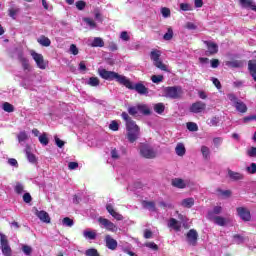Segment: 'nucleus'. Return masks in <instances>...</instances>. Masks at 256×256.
Here are the masks:
<instances>
[{"label":"nucleus","mask_w":256,"mask_h":256,"mask_svg":"<svg viewBox=\"0 0 256 256\" xmlns=\"http://www.w3.org/2000/svg\"><path fill=\"white\" fill-rule=\"evenodd\" d=\"M122 119L126 121L127 139L130 143H135L139 139L140 130L139 126L133 121L127 112L121 114Z\"/></svg>","instance_id":"obj_1"},{"label":"nucleus","mask_w":256,"mask_h":256,"mask_svg":"<svg viewBox=\"0 0 256 256\" xmlns=\"http://www.w3.org/2000/svg\"><path fill=\"white\" fill-rule=\"evenodd\" d=\"M100 77L102 79H105L106 81H117L120 85H126L127 84V77L120 75L117 72L108 71L105 69H100L99 71Z\"/></svg>","instance_id":"obj_2"},{"label":"nucleus","mask_w":256,"mask_h":256,"mask_svg":"<svg viewBox=\"0 0 256 256\" xmlns=\"http://www.w3.org/2000/svg\"><path fill=\"white\" fill-rule=\"evenodd\" d=\"M161 57V51L159 50H152L150 53V59L153 61V64L155 67L160 69L161 71H169L166 64L163 63L160 59Z\"/></svg>","instance_id":"obj_3"},{"label":"nucleus","mask_w":256,"mask_h":256,"mask_svg":"<svg viewBox=\"0 0 256 256\" xmlns=\"http://www.w3.org/2000/svg\"><path fill=\"white\" fill-rule=\"evenodd\" d=\"M126 84H123L124 87H126L127 89H130L131 91H137V93H139L140 95H147L149 93L147 87H145V85H143V83H137V84H133V82H131V80L129 78L126 77Z\"/></svg>","instance_id":"obj_4"},{"label":"nucleus","mask_w":256,"mask_h":256,"mask_svg":"<svg viewBox=\"0 0 256 256\" xmlns=\"http://www.w3.org/2000/svg\"><path fill=\"white\" fill-rule=\"evenodd\" d=\"M181 95H183V89L180 86L164 88V97H168V99H179Z\"/></svg>","instance_id":"obj_5"},{"label":"nucleus","mask_w":256,"mask_h":256,"mask_svg":"<svg viewBox=\"0 0 256 256\" xmlns=\"http://www.w3.org/2000/svg\"><path fill=\"white\" fill-rule=\"evenodd\" d=\"M98 223L102 229H106V231H110L111 233H117V231H119V228L115 225V223L107 218H98Z\"/></svg>","instance_id":"obj_6"},{"label":"nucleus","mask_w":256,"mask_h":256,"mask_svg":"<svg viewBox=\"0 0 256 256\" xmlns=\"http://www.w3.org/2000/svg\"><path fill=\"white\" fill-rule=\"evenodd\" d=\"M208 219L213 221L215 225H218L219 227H226V225L231 223V218L213 215V213H208Z\"/></svg>","instance_id":"obj_7"},{"label":"nucleus","mask_w":256,"mask_h":256,"mask_svg":"<svg viewBox=\"0 0 256 256\" xmlns=\"http://www.w3.org/2000/svg\"><path fill=\"white\" fill-rule=\"evenodd\" d=\"M0 247L3 255L11 256V246H9V240L7 239V236L2 232H0Z\"/></svg>","instance_id":"obj_8"},{"label":"nucleus","mask_w":256,"mask_h":256,"mask_svg":"<svg viewBox=\"0 0 256 256\" xmlns=\"http://www.w3.org/2000/svg\"><path fill=\"white\" fill-rule=\"evenodd\" d=\"M30 54L33 60L35 61L38 69H47V63L41 54L35 52L34 50H32Z\"/></svg>","instance_id":"obj_9"},{"label":"nucleus","mask_w":256,"mask_h":256,"mask_svg":"<svg viewBox=\"0 0 256 256\" xmlns=\"http://www.w3.org/2000/svg\"><path fill=\"white\" fill-rule=\"evenodd\" d=\"M199 239V234L197 233V230L191 229L186 234V241L188 245H191L192 247L197 246V240Z\"/></svg>","instance_id":"obj_10"},{"label":"nucleus","mask_w":256,"mask_h":256,"mask_svg":"<svg viewBox=\"0 0 256 256\" xmlns=\"http://www.w3.org/2000/svg\"><path fill=\"white\" fill-rule=\"evenodd\" d=\"M140 153L142 157H145L146 159H153L155 158V151L151 146L147 144H143L140 148Z\"/></svg>","instance_id":"obj_11"},{"label":"nucleus","mask_w":256,"mask_h":256,"mask_svg":"<svg viewBox=\"0 0 256 256\" xmlns=\"http://www.w3.org/2000/svg\"><path fill=\"white\" fill-rule=\"evenodd\" d=\"M206 108L205 102L197 101L190 106V111L191 113H203Z\"/></svg>","instance_id":"obj_12"},{"label":"nucleus","mask_w":256,"mask_h":256,"mask_svg":"<svg viewBox=\"0 0 256 256\" xmlns=\"http://www.w3.org/2000/svg\"><path fill=\"white\" fill-rule=\"evenodd\" d=\"M189 183H191V181L187 179L175 178L172 180L173 187H177V189H185V187H189Z\"/></svg>","instance_id":"obj_13"},{"label":"nucleus","mask_w":256,"mask_h":256,"mask_svg":"<svg viewBox=\"0 0 256 256\" xmlns=\"http://www.w3.org/2000/svg\"><path fill=\"white\" fill-rule=\"evenodd\" d=\"M36 217L42 221V223H51V217L49 216V213L41 210H36L35 212Z\"/></svg>","instance_id":"obj_14"},{"label":"nucleus","mask_w":256,"mask_h":256,"mask_svg":"<svg viewBox=\"0 0 256 256\" xmlns=\"http://www.w3.org/2000/svg\"><path fill=\"white\" fill-rule=\"evenodd\" d=\"M238 216L243 221H249L251 219V212L247 210L246 208L240 207L237 209Z\"/></svg>","instance_id":"obj_15"},{"label":"nucleus","mask_w":256,"mask_h":256,"mask_svg":"<svg viewBox=\"0 0 256 256\" xmlns=\"http://www.w3.org/2000/svg\"><path fill=\"white\" fill-rule=\"evenodd\" d=\"M105 243H106V247L111 251H115V249H117V240L113 239L111 235L105 236Z\"/></svg>","instance_id":"obj_16"},{"label":"nucleus","mask_w":256,"mask_h":256,"mask_svg":"<svg viewBox=\"0 0 256 256\" xmlns=\"http://www.w3.org/2000/svg\"><path fill=\"white\" fill-rule=\"evenodd\" d=\"M106 209L108 213L116 219V221H123V215H121L119 212L115 211V208L111 204L106 205Z\"/></svg>","instance_id":"obj_17"},{"label":"nucleus","mask_w":256,"mask_h":256,"mask_svg":"<svg viewBox=\"0 0 256 256\" xmlns=\"http://www.w3.org/2000/svg\"><path fill=\"white\" fill-rule=\"evenodd\" d=\"M239 3L244 9H251L256 13V4L253 0H239Z\"/></svg>","instance_id":"obj_18"},{"label":"nucleus","mask_w":256,"mask_h":256,"mask_svg":"<svg viewBox=\"0 0 256 256\" xmlns=\"http://www.w3.org/2000/svg\"><path fill=\"white\" fill-rule=\"evenodd\" d=\"M204 43L207 46L208 53L210 55H215V53H217V51H219V46L215 42L205 41Z\"/></svg>","instance_id":"obj_19"},{"label":"nucleus","mask_w":256,"mask_h":256,"mask_svg":"<svg viewBox=\"0 0 256 256\" xmlns=\"http://www.w3.org/2000/svg\"><path fill=\"white\" fill-rule=\"evenodd\" d=\"M83 237H85L86 239H89L90 241H93V240L97 239V231L89 230V229L84 230Z\"/></svg>","instance_id":"obj_20"},{"label":"nucleus","mask_w":256,"mask_h":256,"mask_svg":"<svg viewBox=\"0 0 256 256\" xmlns=\"http://www.w3.org/2000/svg\"><path fill=\"white\" fill-rule=\"evenodd\" d=\"M168 227H170V229H174V231H181V223L175 218H171L168 221Z\"/></svg>","instance_id":"obj_21"},{"label":"nucleus","mask_w":256,"mask_h":256,"mask_svg":"<svg viewBox=\"0 0 256 256\" xmlns=\"http://www.w3.org/2000/svg\"><path fill=\"white\" fill-rule=\"evenodd\" d=\"M180 205L182 207H186V209H191L195 205V199L193 198H185L181 201Z\"/></svg>","instance_id":"obj_22"},{"label":"nucleus","mask_w":256,"mask_h":256,"mask_svg":"<svg viewBox=\"0 0 256 256\" xmlns=\"http://www.w3.org/2000/svg\"><path fill=\"white\" fill-rule=\"evenodd\" d=\"M228 177H230V179H232L233 181H241V179H243V174L235 172L233 170H229Z\"/></svg>","instance_id":"obj_23"},{"label":"nucleus","mask_w":256,"mask_h":256,"mask_svg":"<svg viewBox=\"0 0 256 256\" xmlns=\"http://www.w3.org/2000/svg\"><path fill=\"white\" fill-rule=\"evenodd\" d=\"M234 107L239 113H247V105L240 100L235 103Z\"/></svg>","instance_id":"obj_24"},{"label":"nucleus","mask_w":256,"mask_h":256,"mask_svg":"<svg viewBox=\"0 0 256 256\" xmlns=\"http://www.w3.org/2000/svg\"><path fill=\"white\" fill-rule=\"evenodd\" d=\"M175 152H176V155H178V157H183V155H185L186 153L185 144L178 143L176 145Z\"/></svg>","instance_id":"obj_25"},{"label":"nucleus","mask_w":256,"mask_h":256,"mask_svg":"<svg viewBox=\"0 0 256 256\" xmlns=\"http://www.w3.org/2000/svg\"><path fill=\"white\" fill-rule=\"evenodd\" d=\"M153 109L155 111V113H157L158 115H163V113H165V104L163 103H156L153 105Z\"/></svg>","instance_id":"obj_26"},{"label":"nucleus","mask_w":256,"mask_h":256,"mask_svg":"<svg viewBox=\"0 0 256 256\" xmlns=\"http://www.w3.org/2000/svg\"><path fill=\"white\" fill-rule=\"evenodd\" d=\"M83 23L89 29H95L97 27V23H95V20L92 18H83Z\"/></svg>","instance_id":"obj_27"},{"label":"nucleus","mask_w":256,"mask_h":256,"mask_svg":"<svg viewBox=\"0 0 256 256\" xmlns=\"http://www.w3.org/2000/svg\"><path fill=\"white\" fill-rule=\"evenodd\" d=\"M139 113L142 115H149L151 113V108L147 104H138Z\"/></svg>","instance_id":"obj_28"},{"label":"nucleus","mask_w":256,"mask_h":256,"mask_svg":"<svg viewBox=\"0 0 256 256\" xmlns=\"http://www.w3.org/2000/svg\"><path fill=\"white\" fill-rule=\"evenodd\" d=\"M37 41L42 47H49L51 45V40L45 36H41Z\"/></svg>","instance_id":"obj_29"},{"label":"nucleus","mask_w":256,"mask_h":256,"mask_svg":"<svg viewBox=\"0 0 256 256\" xmlns=\"http://www.w3.org/2000/svg\"><path fill=\"white\" fill-rule=\"evenodd\" d=\"M92 47H104L105 42L101 37H95L91 44Z\"/></svg>","instance_id":"obj_30"},{"label":"nucleus","mask_w":256,"mask_h":256,"mask_svg":"<svg viewBox=\"0 0 256 256\" xmlns=\"http://www.w3.org/2000/svg\"><path fill=\"white\" fill-rule=\"evenodd\" d=\"M248 69H249L252 77H255V75H256V61L255 60H250L248 62Z\"/></svg>","instance_id":"obj_31"},{"label":"nucleus","mask_w":256,"mask_h":256,"mask_svg":"<svg viewBox=\"0 0 256 256\" xmlns=\"http://www.w3.org/2000/svg\"><path fill=\"white\" fill-rule=\"evenodd\" d=\"M14 191L18 195H22V193H25V186L22 183L17 182L14 186Z\"/></svg>","instance_id":"obj_32"},{"label":"nucleus","mask_w":256,"mask_h":256,"mask_svg":"<svg viewBox=\"0 0 256 256\" xmlns=\"http://www.w3.org/2000/svg\"><path fill=\"white\" fill-rule=\"evenodd\" d=\"M2 109L6 113H13V111H15V107H13V105L11 103H9V102H4L2 104Z\"/></svg>","instance_id":"obj_33"},{"label":"nucleus","mask_w":256,"mask_h":256,"mask_svg":"<svg viewBox=\"0 0 256 256\" xmlns=\"http://www.w3.org/2000/svg\"><path fill=\"white\" fill-rule=\"evenodd\" d=\"M160 13L164 19H169V17H171V9L167 7H162Z\"/></svg>","instance_id":"obj_34"},{"label":"nucleus","mask_w":256,"mask_h":256,"mask_svg":"<svg viewBox=\"0 0 256 256\" xmlns=\"http://www.w3.org/2000/svg\"><path fill=\"white\" fill-rule=\"evenodd\" d=\"M62 225L64 227H73V225H75V222L73 221V219L65 217L64 219H62Z\"/></svg>","instance_id":"obj_35"},{"label":"nucleus","mask_w":256,"mask_h":256,"mask_svg":"<svg viewBox=\"0 0 256 256\" xmlns=\"http://www.w3.org/2000/svg\"><path fill=\"white\" fill-rule=\"evenodd\" d=\"M17 139L19 143H24V141H27L29 139V136L27 135V132L22 131L17 135Z\"/></svg>","instance_id":"obj_36"},{"label":"nucleus","mask_w":256,"mask_h":256,"mask_svg":"<svg viewBox=\"0 0 256 256\" xmlns=\"http://www.w3.org/2000/svg\"><path fill=\"white\" fill-rule=\"evenodd\" d=\"M201 153H202L204 159H209V157L211 155V150L207 146H202Z\"/></svg>","instance_id":"obj_37"},{"label":"nucleus","mask_w":256,"mask_h":256,"mask_svg":"<svg viewBox=\"0 0 256 256\" xmlns=\"http://www.w3.org/2000/svg\"><path fill=\"white\" fill-rule=\"evenodd\" d=\"M41 145L47 146L49 145V138L47 137V133H43L38 137Z\"/></svg>","instance_id":"obj_38"},{"label":"nucleus","mask_w":256,"mask_h":256,"mask_svg":"<svg viewBox=\"0 0 256 256\" xmlns=\"http://www.w3.org/2000/svg\"><path fill=\"white\" fill-rule=\"evenodd\" d=\"M99 83V78L97 77H91L87 82V84L90 85V87H98Z\"/></svg>","instance_id":"obj_39"},{"label":"nucleus","mask_w":256,"mask_h":256,"mask_svg":"<svg viewBox=\"0 0 256 256\" xmlns=\"http://www.w3.org/2000/svg\"><path fill=\"white\" fill-rule=\"evenodd\" d=\"M186 127H187L188 131H198L199 130V126H197V123H195V122H188L186 124Z\"/></svg>","instance_id":"obj_40"},{"label":"nucleus","mask_w":256,"mask_h":256,"mask_svg":"<svg viewBox=\"0 0 256 256\" xmlns=\"http://www.w3.org/2000/svg\"><path fill=\"white\" fill-rule=\"evenodd\" d=\"M163 39L165 41H171V39H173V29L172 28H168L167 33L164 34Z\"/></svg>","instance_id":"obj_41"},{"label":"nucleus","mask_w":256,"mask_h":256,"mask_svg":"<svg viewBox=\"0 0 256 256\" xmlns=\"http://www.w3.org/2000/svg\"><path fill=\"white\" fill-rule=\"evenodd\" d=\"M129 115H137L139 112V104L128 108Z\"/></svg>","instance_id":"obj_42"},{"label":"nucleus","mask_w":256,"mask_h":256,"mask_svg":"<svg viewBox=\"0 0 256 256\" xmlns=\"http://www.w3.org/2000/svg\"><path fill=\"white\" fill-rule=\"evenodd\" d=\"M151 81L156 84L163 83V75H153Z\"/></svg>","instance_id":"obj_43"},{"label":"nucleus","mask_w":256,"mask_h":256,"mask_svg":"<svg viewBox=\"0 0 256 256\" xmlns=\"http://www.w3.org/2000/svg\"><path fill=\"white\" fill-rule=\"evenodd\" d=\"M86 256H99V252L95 248H90L85 251Z\"/></svg>","instance_id":"obj_44"},{"label":"nucleus","mask_w":256,"mask_h":256,"mask_svg":"<svg viewBox=\"0 0 256 256\" xmlns=\"http://www.w3.org/2000/svg\"><path fill=\"white\" fill-rule=\"evenodd\" d=\"M22 251L25 255H31V253H33V248L29 245H22Z\"/></svg>","instance_id":"obj_45"},{"label":"nucleus","mask_w":256,"mask_h":256,"mask_svg":"<svg viewBox=\"0 0 256 256\" xmlns=\"http://www.w3.org/2000/svg\"><path fill=\"white\" fill-rule=\"evenodd\" d=\"M26 157H27L29 163H35L37 161L35 154H32L29 151H26Z\"/></svg>","instance_id":"obj_46"},{"label":"nucleus","mask_w":256,"mask_h":256,"mask_svg":"<svg viewBox=\"0 0 256 256\" xmlns=\"http://www.w3.org/2000/svg\"><path fill=\"white\" fill-rule=\"evenodd\" d=\"M145 247H148V249H152V251H159V246H157L155 242H148L145 244Z\"/></svg>","instance_id":"obj_47"},{"label":"nucleus","mask_w":256,"mask_h":256,"mask_svg":"<svg viewBox=\"0 0 256 256\" xmlns=\"http://www.w3.org/2000/svg\"><path fill=\"white\" fill-rule=\"evenodd\" d=\"M145 209H149V211H155V203L154 202H143Z\"/></svg>","instance_id":"obj_48"},{"label":"nucleus","mask_w":256,"mask_h":256,"mask_svg":"<svg viewBox=\"0 0 256 256\" xmlns=\"http://www.w3.org/2000/svg\"><path fill=\"white\" fill-rule=\"evenodd\" d=\"M219 117H213L209 122L208 125L210 127H217V125H219Z\"/></svg>","instance_id":"obj_49"},{"label":"nucleus","mask_w":256,"mask_h":256,"mask_svg":"<svg viewBox=\"0 0 256 256\" xmlns=\"http://www.w3.org/2000/svg\"><path fill=\"white\" fill-rule=\"evenodd\" d=\"M9 13V17H11L12 19H15V17H17V13H19V9L17 8H10L8 10Z\"/></svg>","instance_id":"obj_50"},{"label":"nucleus","mask_w":256,"mask_h":256,"mask_svg":"<svg viewBox=\"0 0 256 256\" xmlns=\"http://www.w3.org/2000/svg\"><path fill=\"white\" fill-rule=\"evenodd\" d=\"M223 211V208L221 206H215L212 211H209L208 213H212V215H220V213Z\"/></svg>","instance_id":"obj_51"},{"label":"nucleus","mask_w":256,"mask_h":256,"mask_svg":"<svg viewBox=\"0 0 256 256\" xmlns=\"http://www.w3.org/2000/svg\"><path fill=\"white\" fill-rule=\"evenodd\" d=\"M180 9H181L182 11H192V10H193V7H191V5L188 4V3H181V4H180Z\"/></svg>","instance_id":"obj_52"},{"label":"nucleus","mask_w":256,"mask_h":256,"mask_svg":"<svg viewBox=\"0 0 256 256\" xmlns=\"http://www.w3.org/2000/svg\"><path fill=\"white\" fill-rule=\"evenodd\" d=\"M109 129H111V131H119V123H117V121H112L109 125Z\"/></svg>","instance_id":"obj_53"},{"label":"nucleus","mask_w":256,"mask_h":256,"mask_svg":"<svg viewBox=\"0 0 256 256\" xmlns=\"http://www.w3.org/2000/svg\"><path fill=\"white\" fill-rule=\"evenodd\" d=\"M227 97L233 105H235L239 101V99H237V96H235V94H228Z\"/></svg>","instance_id":"obj_54"},{"label":"nucleus","mask_w":256,"mask_h":256,"mask_svg":"<svg viewBox=\"0 0 256 256\" xmlns=\"http://www.w3.org/2000/svg\"><path fill=\"white\" fill-rule=\"evenodd\" d=\"M120 39H122V41H129L131 37L129 36V33H127V31H123L120 34Z\"/></svg>","instance_id":"obj_55"},{"label":"nucleus","mask_w":256,"mask_h":256,"mask_svg":"<svg viewBox=\"0 0 256 256\" xmlns=\"http://www.w3.org/2000/svg\"><path fill=\"white\" fill-rule=\"evenodd\" d=\"M70 53H72V55H79V49L75 44L70 45Z\"/></svg>","instance_id":"obj_56"},{"label":"nucleus","mask_w":256,"mask_h":256,"mask_svg":"<svg viewBox=\"0 0 256 256\" xmlns=\"http://www.w3.org/2000/svg\"><path fill=\"white\" fill-rule=\"evenodd\" d=\"M244 238L241 235H235L234 236V243H236L237 245H241V243H243Z\"/></svg>","instance_id":"obj_57"},{"label":"nucleus","mask_w":256,"mask_h":256,"mask_svg":"<svg viewBox=\"0 0 256 256\" xmlns=\"http://www.w3.org/2000/svg\"><path fill=\"white\" fill-rule=\"evenodd\" d=\"M110 155L112 159H119V152H117V149L115 148L111 149Z\"/></svg>","instance_id":"obj_58"},{"label":"nucleus","mask_w":256,"mask_h":256,"mask_svg":"<svg viewBox=\"0 0 256 256\" xmlns=\"http://www.w3.org/2000/svg\"><path fill=\"white\" fill-rule=\"evenodd\" d=\"M78 167H79V163H77V162H70L68 164V169H70V171L78 169Z\"/></svg>","instance_id":"obj_59"},{"label":"nucleus","mask_w":256,"mask_h":256,"mask_svg":"<svg viewBox=\"0 0 256 256\" xmlns=\"http://www.w3.org/2000/svg\"><path fill=\"white\" fill-rule=\"evenodd\" d=\"M247 155L249 157H256V148L255 147H251L250 149H248Z\"/></svg>","instance_id":"obj_60"},{"label":"nucleus","mask_w":256,"mask_h":256,"mask_svg":"<svg viewBox=\"0 0 256 256\" xmlns=\"http://www.w3.org/2000/svg\"><path fill=\"white\" fill-rule=\"evenodd\" d=\"M85 2L84 1H78L76 2V7L79 11H83L85 9Z\"/></svg>","instance_id":"obj_61"},{"label":"nucleus","mask_w":256,"mask_h":256,"mask_svg":"<svg viewBox=\"0 0 256 256\" xmlns=\"http://www.w3.org/2000/svg\"><path fill=\"white\" fill-rule=\"evenodd\" d=\"M22 66H23V69H25V71H29V60H27L26 58H23Z\"/></svg>","instance_id":"obj_62"},{"label":"nucleus","mask_w":256,"mask_h":256,"mask_svg":"<svg viewBox=\"0 0 256 256\" xmlns=\"http://www.w3.org/2000/svg\"><path fill=\"white\" fill-rule=\"evenodd\" d=\"M248 173H256V164L252 163L249 167L246 168Z\"/></svg>","instance_id":"obj_63"},{"label":"nucleus","mask_w":256,"mask_h":256,"mask_svg":"<svg viewBox=\"0 0 256 256\" xmlns=\"http://www.w3.org/2000/svg\"><path fill=\"white\" fill-rule=\"evenodd\" d=\"M108 49L109 51H117L118 47L115 42H109Z\"/></svg>","instance_id":"obj_64"}]
</instances>
